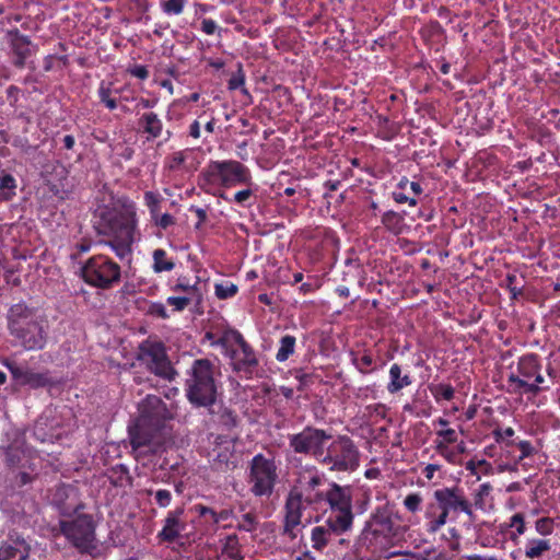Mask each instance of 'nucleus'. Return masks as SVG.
Wrapping results in <instances>:
<instances>
[{"label": "nucleus", "mask_w": 560, "mask_h": 560, "mask_svg": "<svg viewBox=\"0 0 560 560\" xmlns=\"http://www.w3.org/2000/svg\"><path fill=\"white\" fill-rule=\"evenodd\" d=\"M93 226L97 235L105 237L104 243L121 259L131 254L133 243L140 238L137 207L128 197L100 205L94 211Z\"/></svg>", "instance_id": "f257e3e1"}, {"label": "nucleus", "mask_w": 560, "mask_h": 560, "mask_svg": "<svg viewBox=\"0 0 560 560\" xmlns=\"http://www.w3.org/2000/svg\"><path fill=\"white\" fill-rule=\"evenodd\" d=\"M398 540V526L395 525L390 512L386 508H377L365 522L357 545L358 548L390 558L397 555L390 549Z\"/></svg>", "instance_id": "f03ea898"}, {"label": "nucleus", "mask_w": 560, "mask_h": 560, "mask_svg": "<svg viewBox=\"0 0 560 560\" xmlns=\"http://www.w3.org/2000/svg\"><path fill=\"white\" fill-rule=\"evenodd\" d=\"M8 328L11 336L25 350H40L46 345L43 320L33 308L24 303L11 306L8 315Z\"/></svg>", "instance_id": "7ed1b4c3"}, {"label": "nucleus", "mask_w": 560, "mask_h": 560, "mask_svg": "<svg viewBox=\"0 0 560 560\" xmlns=\"http://www.w3.org/2000/svg\"><path fill=\"white\" fill-rule=\"evenodd\" d=\"M220 373L208 359H197L187 371L185 392L189 402L197 407H209L218 395Z\"/></svg>", "instance_id": "20e7f679"}, {"label": "nucleus", "mask_w": 560, "mask_h": 560, "mask_svg": "<svg viewBox=\"0 0 560 560\" xmlns=\"http://www.w3.org/2000/svg\"><path fill=\"white\" fill-rule=\"evenodd\" d=\"M199 186L206 191L208 187L231 188L240 185L256 186L250 170L235 160L210 161L199 175Z\"/></svg>", "instance_id": "39448f33"}, {"label": "nucleus", "mask_w": 560, "mask_h": 560, "mask_svg": "<svg viewBox=\"0 0 560 560\" xmlns=\"http://www.w3.org/2000/svg\"><path fill=\"white\" fill-rule=\"evenodd\" d=\"M165 407L158 396H148L140 407V417L135 428L129 429L130 443L137 458L153 454L158 451V444L152 434L143 427L148 423L158 424L164 417Z\"/></svg>", "instance_id": "423d86ee"}, {"label": "nucleus", "mask_w": 560, "mask_h": 560, "mask_svg": "<svg viewBox=\"0 0 560 560\" xmlns=\"http://www.w3.org/2000/svg\"><path fill=\"white\" fill-rule=\"evenodd\" d=\"M278 467L273 458L255 455L248 465L247 482L249 491L257 498H270L278 483Z\"/></svg>", "instance_id": "0eeeda50"}, {"label": "nucleus", "mask_w": 560, "mask_h": 560, "mask_svg": "<svg viewBox=\"0 0 560 560\" xmlns=\"http://www.w3.org/2000/svg\"><path fill=\"white\" fill-rule=\"evenodd\" d=\"M331 471H353L360 465V456L353 441L341 435L330 442L319 460Z\"/></svg>", "instance_id": "6e6552de"}, {"label": "nucleus", "mask_w": 560, "mask_h": 560, "mask_svg": "<svg viewBox=\"0 0 560 560\" xmlns=\"http://www.w3.org/2000/svg\"><path fill=\"white\" fill-rule=\"evenodd\" d=\"M60 526L67 539L81 552L93 555L97 549L95 524L91 515H78L72 521L61 522Z\"/></svg>", "instance_id": "1a4fd4ad"}, {"label": "nucleus", "mask_w": 560, "mask_h": 560, "mask_svg": "<svg viewBox=\"0 0 560 560\" xmlns=\"http://www.w3.org/2000/svg\"><path fill=\"white\" fill-rule=\"evenodd\" d=\"M138 360L143 362L155 375L165 380H173L176 375L165 347L160 341L144 340L139 346Z\"/></svg>", "instance_id": "9d476101"}, {"label": "nucleus", "mask_w": 560, "mask_h": 560, "mask_svg": "<svg viewBox=\"0 0 560 560\" xmlns=\"http://www.w3.org/2000/svg\"><path fill=\"white\" fill-rule=\"evenodd\" d=\"M330 439L325 430L305 427L301 432L289 435V445L295 453L311 455L319 462Z\"/></svg>", "instance_id": "9b49d317"}, {"label": "nucleus", "mask_w": 560, "mask_h": 560, "mask_svg": "<svg viewBox=\"0 0 560 560\" xmlns=\"http://www.w3.org/2000/svg\"><path fill=\"white\" fill-rule=\"evenodd\" d=\"M325 482V476L315 466L303 467L296 480L293 490L298 491L307 505L318 509L324 503V494L326 491L319 489Z\"/></svg>", "instance_id": "f8f14e48"}, {"label": "nucleus", "mask_w": 560, "mask_h": 560, "mask_svg": "<svg viewBox=\"0 0 560 560\" xmlns=\"http://www.w3.org/2000/svg\"><path fill=\"white\" fill-rule=\"evenodd\" d=\"M434 500L439 503L445 514L453 520L458 513L472 514L471 504L466 498L463 489L458 487H446L433 492Z\"/></svg>", "instance_id": "ddd939ff"}, {"label": "nucleus", "mask_w": 560, "mask_h": 560, "mask_svg": "<svg viewBox=\"0 0 560 560\" xmlns=\"http://www.w3.org/2000/svg\"><path fill=\"white\" fill-rule=\"evenodd\" d=\"M81 272L82 280H120V267L104 255L90 258Z\"/></svg>", "instance_id": "4468645a"}, {"label": "nucleus", "mask_w": 560, "mask_h": 560, "mask_svg": "<svg viewBox=\"0 0 560 560\" xmlns=\"http://www.w3.org/2000/svg\"><path fill=\"white\" fill-rule=\"evenodd\" d=\"M232 338L235 342V348L230 349L232 366L234 371L249 376L258 364L256 355L240 332L233 331Z\"/></svg>", "instance_id": "2eb2a0df"}, {"label": "nucleus", "mask_w": 560, "mask_h": 560, "mask_svg": "<svg viewBox=\"0 0 560 560\" xmlns=\"http://www.w3.org/2000/svg\"><path fill=\"white\" fill-rule=\"evenodd\" d=\"M308 506L296 490H291L284 504L283 533L291 539L296 537V528L301 525L303 511Z\"/></svg>", "instance_id": "dca6fc26"}, {"label": "nucleus", "mask_w": 560, "mask_h": 560, "mask_svg": "<svg viewBox=\"0 0 560 560\" xmlns=\"http://www.w3.org/2000/svg\"><path fill=\"white\" fill-rule=\"evenodd\" d=\"M138 132L148 141H154L164 137L163 142H167L173 138V132L170 129L164 130V122L160 115L155 112H144L137 119Z\"/></svg>", "instance_id": "f3484780"}, {"label": "nucleus", "mask_w": 560, "mask_h": 560, "mask_svg": "<svg viewBox=\"0 0 560 560\" xmlns=\"http://www.w3.org/2000/svg\"><path fill=\"white\" fill-rule=\"evenodd\" d=\"M5 36L12 54V65L18 69H23L26 65V59L32 55L30 37L22 34L16 27L7 31Z\"/></svg>", "instance_id": "a211bd4d"}, {"label": "nucleus", "mask_w": 560, "mask_h": 560, "mask_svg": "<svg viewBox=\"0 0 560 560\" xmlns=\"http://www.w3.org/2000/svg\"><path fill=\"white\" fill-rule=\"evenodd\" d=\"M172 290L184 291L183 295H171L166 299V303L173 307L174 312H182L190 304L198 305L202 300V292L197 283L184 284L177 282Z\"/></svg>", "instance_id": "6ab92c4d"}, {"label": "nucleus", "mask_w": 560, "mask_h": 560, "mask_svg": "<svg viewBox=\"0 0 560 560\" xmlns=\"http://www.w3.org/2000/svg\"><path fill=\"white\" fill-rule=\"evenodd\" d=\"M31 545L22 537H8L0 545V560H30Z\"/></svg>", "instance_id": "aec40b11"}, {"label": "nucleus", "mask_w": 560, "mask_h": 560, "mask_svg": "<svg viewBox=\"0 0 560 560\" xmlns=\"http://www.w3.org/2000/svg\"><path fill=\"white\" fill-rule=\"evenodd\" d=\"M324 502L328 503L330 511L352 510V492L350 487L331 482L329 489L324 494Z\"/></svg>", "instance_id": "412c9836"}, {"label": "nucleus", "mask_w": 560, "mask_h": 560, "mask_svg": "<svg viewBox=\"0 0 560 560\" xmlns=\"http://www.w3.org/2000/svg\"><path fill=\"white\" fill-rule=\"evenodd\" d=\"M212 456L213 465H215L218 469L229 468L230 466L234 468L236 466L234 440L226 436H219Z\"/></svg>", "instance_id": "4be33fe9"}, {"label": "nucleus", "mask_w": 560, "mask_h": 560, "mask_svg": "<svg viewBox=\"0 0 560 560\" xmlns=\"http://www.w3.org/2000/svg\"><path fill=\"white\" fill-rule=\"evenodd\" d=\"M184 508H176L170 511L159 537L164 541H174L186 529V522L183 518Z\"/></svg>", "instance_id": "5701e85b"}, {"label": "nucleus", "mask_w": 560, "mask_h": 560, "mask_svg": "<svg viewBox=\"0 0 560 560\" xmlns=\"http://www.w3.org/2000/svg\"><path fill=\"white\" fill-rule=\"evenodd\" d=\"M534 382H528L523 378L508 376L509 390L513 394H529L536 396L541 390H546L549 387H544L541 384L545 382L544 376L540 373V370L537 371V374L533 377Z\"/></svg>", "instance_id": "b1692460"}, {"label": "nucleus", "mask_w": 560, "mask_h": 560, "mask_svg": "<svg viewBox=\"0 0 560 560\" xmlns=\"http://www.w3.org/2000/svg\"><path fill=\"white\" fill-rule=\"evenodd\" d=\"M97 96L100 103L103 104L107 109L114 110L118 108V103L129 102L135 100L133 96L120 94V90L113 89L112 82L102 81L97 89Z\"/></svg>", "instance_id": "393cba45"}, {"label": "nucleus", "mask_w": 560, "mask_h": 560, "mask_svg": "<svg viewBox=\"0 0 560 560\" xmlns=\"http://www.w3.org/2000/svg\"><path fill=\"white\" fill-rule=\"evenodd\" d=\"M354 514L352 510L330 511L325 524L338 536L352 529Z\"/></svg>", "instance_id": "a878e982"}, {"label": "nucleus", "mask_w": 560, "mask_h": 560, "mask_svg": "<svg viewBox=\"0 0 560 560\" xmlns=\"http://www.w3.org/2000/svg\"><path fill=\"white\" fill-rule=\"evenodd\" d=\"M354 514L352 510L330 511L325 524L338 536L352 529Z\"/></svg>", "instance_id": "bb28decb"}, {"label": "nucleus", "mask_w": 560, "mask_h": 560, "mask_svg": "<svg viewBox=\"0 0 560 560\" xmlns=\"http://www.w3.org/2000/svg\"><path fill=\"white\" fill-rule=\"evenodd\" d=\"M424 520L425 530L429 534H435L447 523L448 516L440 509L439 503L434 500V502L425 505Z\"/></svg>", "instance_id": "cd10ccee"}, {"label": "nucleus", "mask_w": 560, "mask_h": 560, "mask_svg": "<svg viewBox=\"0 0 560 560\" xmlns=\"http://www.w3.org/2000/svg\"><path fill=\"white\" fill-rule=\"evenodd\" d=\"M540 363L536 354H526L518 359L516 368L512 371L509 376L523 378L529 382L537 371L540 370Z\"/></svg>", "instance_id": "c85d7f7f"}, {"label": "nucleus", "mask_w": 560, "mask_h": 560, "mask_svg": "<svg viewBox=\"0 0 560 560\" xmlns=\"http://www.w3.org/2000/svg\"><path fill=\"white\" fill-rule=\"evenodd\" d=\"M351 362L360 373L369 374L377 366L378 358L371 350H358L350 352Z\"/></svg>", "instance_id": "c756f323"}, {"label": "nucleus", "mask_w": 560, "mask_h": 560, "mask_svg": "<svg viewBox=\"0 0 560 560\" xmlns=\"http://www.w3.org/2000/svg\"><path fill=\"white\" fill-rule=\"evenodd\" d=\"M339 537L325 523L316 525L311 529L312 548L323 551L335 538Z\"/></svg>", "instance_id": "7c9ffc66"}, {"label": "nucleus", "mask_w": 560, "mask_h": 560, "mask_svg": "<svg viewBox=\"0 0 560 560\" xmlns=\"http://www.w3.org/2000/svg\"><path fill=\"white\" fill-rule=\"evenodd\" d=\"M388 375L389 382L387 384V390L390 394H396L412 384L411 376L408 373L402 374L401 368L397 363L390 365Z\"/></svg>", "instance_id": "2f4dec72"}, {"label": "nucleus", "mask_w": 560, "mask_h": 560, "mask_svg": "<svg viewBox=\"0 0 560 560\" xmlns=\"http://www.w3.org/2000/svg\"><path fill=\"white\" fill-rule=\"evenodd\" d=\"M381 223L395 236L402 234L407 229L404 214L394 210L385 211L381 217Z\"/></svg>", "instance_id": "473e14b6"}, {"label": "nucleus", "mask_w": 560, "mask_h": 560, "mask_svg": "<svg viewBox=\"0 0 560 560\" xmlns=\"http://www.w3.org/2000/svg\"><path fill=\"white\" fill-rule=\"evenodd\" d=\"M551 549L549 539L529 538L525 544L524 553L528 559H537Z\"/></svg>", "instance_id": "72a5a7b5"}, {"label": "nucleus", "mask_w": 560, "mask_h": 560, "mask_svg": "<svg viewBox=\"0 0 560 560\" xmlns=\"http://www.w3.org/2000/svg\"><path fill=\"white\" fill-rule=\"evenodd\" d=\"M16 179L8 173L0 174V202L10 201L15 195Z\"/></svg>", "instance_id": "f704fd0d"}, {"label": "nucleus", "mask_w": 560, "mask_h": 560, "mask_svg": "<svg viewBox=\"0 0 560 560\" xmlns=\"http://www.w3.org/2000/svg\"><path fill=\"white\" fill-rule=\"evenodd\" d=\"M501 528H513L514 532L511 535V539L516 540L526 532L524 515L522 513H515L509 518V522L501 525Z\"/></svg>", "instance_id": "c9c22d12"}, {"label": "nucleus", "mask_w": 560, "mask_h": 560, "mask_svg": "<svg viewBox=\"0 0 560 560\" xmlns=\"http://www.w3.org/2000/svg\"><path fill=\"white\" fill-rule=\"evenodd\" d=\"M174 267V261L167 257L164 249L158 248L153 252V270L155 272L171 271Z\"/></svg>", "instance_id": "e433bc0d"}, {"label": "nucleus", "mask_w": 560, "mask_h": 560, "mask_svg": "<svg viewBox=\"0 0 560 560\" xmlns=\"http://www.w3.org/2000/svg\"><path fill=\"white\" fill-rule=\"evenodd\" d=\"M144 205L147 206L151 221L161 214V203L163 197L159 192L145 191L143 195Z\"/></svg>", "instance_id": "4c0bfd02"}, {"label": "nucleus", "mask_w": 560, "mask_h": 560, "mask_svg": "<svg viewBox=\"0 0 560 560\" xmlns=\"http://www.w3.org/2000/svg\"><path fill=\"white\" fill-rule=\"evenodd\" d=\"M295 348V337L285 335L280 339L279 349L276 354V359L279 362H284L293 354Z\"/></svg>", "instance_id": "58836bf2"}, {"label": "nucleus", "mask_w": 560, "mask_h": 560, "mask_svg": "<svg viewBox=\"0 0 560 560\" xmlns=\"http://www.w3.org/2000/svg\"><path fill=\"white\" fill-rule=\"evenodd\" d=\"M223 555L226 556L231 560H243L244 557L241 553V550L238 548V540L235 535L229 536L225 539L223 550Z\"/></svg>", "instance_id": "ea45409f"}, {"label": "nucleus", "mask_w": 560, "mask_h": 560, "mask_svg": "<svg viewBox=\"0 0 560 560\" xmlns=\"http://www.w3.org/2000/svg\"><path fill=\"white\" fill-rule=\"evenodd\" d=\"M194 509L199 514V516L205 517L206 521H209L212 524H218L219 522L228 517L226 512L222 511L220 513H217L214 510L201 504L195 505Z\"/></svg>", "instance_id": "a19ab883"}, {"label": "nucleus", "mask_w": 560, "mask_h": 560, "mask_svg": "<svg viewBox=\"0 0 560 560\" xmlns=\"http://www.w3.org/2000/svg\"><path fill=\"white\" fill-rule=\"evenodd\" d=\"M22 384L33 388H39L47 386L49 384V378L46 374L35 373L28 370Z\"/></svg>", "instance_id": "79ce46f5"}, {"label": "nucleus", "mask_w": 560, "mask_h": 560, "mask_svg": "<svg viewBox=\"0 0 560 560\" xmlns=\"http://www.w3.org/2000/svg\"><path fill=\"white\" fill-rule=\"evenodd\" d=\"M187 0H163L161 9L167 15H180L184 12Z\"/></svg>", "instance_id": "37998d69"}, {"label": "nucleus", "mask_w": 560, "mask_h": 560, "mask_svg": "<svg viewBox=\"0 0 560 560\" xmlns=\"http://www.w3.org/2000/svg\"><path fill=\"white\" fill-rule=\"evenodd\" d=\"M236 68V71L232 73L230 80L228 81V89L230 91H235L245 85L246 75L243 69V65L237 62Z\"/></svg>", "instance_id": "c03bdc74"}, {"label": "nucleus", "mask_w": 560, "mask_h": 560, "mask_svg": "<svg viewBox=\"0 0 560 560\" xmlns=\"http://www.w3.org/2000/svg\"><path fill=\"white\" fill-rule=\"evenodd\" d=\"M186 162V154L184 151H177V152H174L173 154L168 155L166 159H165V166L170 170V171H179L183 168L184 164Z\"/></svg>", "instance_id": "a18cd8bd"}, {"label": "nucleus", "mask_w": 560, "mask_h": 560, "mask_svg": "<svg viewBox=\"0 0 560 560\" xmlns=\"http://www.w3.org/2000/svg\"><path fill=\"white\" fill-rule=\"evenodd\" d=\"M431 392L436 400H452L455 394L453 386L450 384H438L433 388H431Z\"/></svg>", "instance_id": "49530a36"}, {"label": "nucleus", "mask_w": 560, "mask_h": 560, "mask_svg": "<svg viewBox=\"0 0 560 560\" xmlns=\"http://www.w3.org/2000/svg\"><path fill=\"white\" fill-rule=\"evenodd\" d=\"M422 501L423 500L420 493H409L404 499L402 504L407 511L417 513L421 510Z\"/></svg>", "instance_id": "de8ad7c7"}, {"label": "nucleus", "mask_w": 560, "mask_h": 560, "mask_svg": "<svg viewBox=\"0 0 560 560\" xmlns=\"http://www.w3.org/2000/svg\"><path fill=\"white\" fill-rule=\"evenodd\" d=\"M535 529L541 536H549L555 530V522L550 517L538 518L535 523Z\"/></svg>", "instance_id": "09e8293b"}, {"label": "nucleus", "mask_w": 560, "mask_h": 560, "mask_svg": "<svg viewBox=\"0 0 560 560\" xmlns=\"http://www.w3.org/2000/svg\"><path fill=\"white\" fill-rule=\"evenodd\" d=\"M237 292V287L233 282H218L215 284V294L219 299H228L233 296Z\"/></svg>", "instance_id": "8fccbe9b"}, {"label": "nucleus", "mask_w": 560, "mask_h": 560, "mask_svg": "<svg viewBox=\"0 0 560 560\" xmlns=\"http://www.w3.org/2000/svg\"><path fill=\"white\" fill-rule=\"evenodd\" d=\"M254 196V189L252 186H247L246 189L238 190L234 194L233 201L241 206H249V199Z\"/></svg>", "instance_id": "3c124183"}, {"label": "nucleus", "mask_w": 560, "mask_h": 560, "mask_svg": "<svg viewBox=\"0 0 560 560\" xmlns=\"http://www.w3.org/2000/svg\"><path fill=\"white\" fill-rule=\"evenodd\" d=\"M435 435L448 444H455L458 440V435L454 429H436Z\"/></svg>", "instance_id": "603ef678"}, {"label": "nucleus", "mask_w": 560, "mask_h": 560, "mask_svg": "<svg viewBox=\"0 0 560 560\" xmlns=\"http://www.w3.org/2000/svg\"><path fill=\"white\" fill-rule=\"evenodd\" d=\"M220 421L225 427L232 428L237 423V416L233 410L223 408L220 413Z\"/></svg>", "instance_id": "864d4df0"}, {"label": "nucleus", "mask_w": 560, "mask_h": 560, "mask_svg": "<svg viewBox=\"0 0 560 560\" xmlns=\"http://www.w3.org/2000/svg\"><path fill=\"white\" fill-rule=\"evenodd\" d=\"M148 314L159 317V318H168L170 314L167 313V310L164 304L155 302L151 303L148 307Z\"/></svg>", "instance_id": "5fc2aeb1"}, {"label": "nucleus", "mask_w": 560, "mask_h": 560, "mask_svg": "<svg viewBox=\"0 0 560 560\" xmlns=\"http://www.w3.org/2000/svg\"><path fill=\"white\" fill-rule=\"evenodd\" d=\"M152 222L160 229L166 230L167 228L174 225L176 223L175 218L170 213H161L152 220Z\"/></svg>", "instance_id": "6e6d98bb"}, {"label": "nucleus", "mask_w": 560, "mask_h": 560, "mask_svg": "<svg viewBox=\"0 0 560 560\" xmlns=\"http://www.w3.org/2000/svg\"><path fill=\"white\" fill-rule=\"evenodd\" d=\"M392 197H393L394 201L397 203H408L410 207H416L418 203V201L415 197L408 196L402 190H394L392 192Z\"/></svg>", "instance_id": "4d7b16f0"}, {"label": "nucleus", "mask_w": 560, "mask_h": 560, "mask_svg": "<svg viewBox=\"0 0 560 560\" xmlns=\"http://www.w3.org/2000/svg\"><path fill=\"white\" fill-rule=\"evenodd\" d=\"M172 494L166 489H159L155 492V502L160 508H167L171 504Z\"/></svg>", "instance_id": "13d9d810"}, {"label": "nucleus", "mask_w": 560, "mask_h": 560, "mask_svg": "<svg viewBox=\"0 0 560 560\" xmlns=\"http://www.w3.org/2000/svg\"><path fill=\"white\" fill-rule=\"evenodd\" d=\"M127 72L130 75H132L137 79H140L142 81L147 80L150 74L147 66H143V65H135V66L128 68Z\"/></svg>", "instance_id": "bf43d9fd"}, {"label": "nucleus", "mask_w": 560, "mask_h": 560, "mask_svg": "<svg viewBox=\"0 0 560 560\" xmlns=\"http://www.w3.org/2000/svg\"><path fill=\"white\" fill-rule=\"evenodd\" d=\"M200 30L207 35H213L217 31H219V33L222 31L212 19H203Z\"/></svg>", "instance_id": "052dcab7"}, {"label": "nucleus", "mask_w": 560, "mask_h": 560, "mask_svg": "<svg viewBox=\"0 0 560 560\" xmlns=\"http://www.w3.org/2000/svg\"><path fill=\"white\" fill-rule=\"evenodd\" d=\"M189 211L195 213L198 219V222L196 223L195 228L200 229L202 226V224L207 221V218H208L207 210L203 208L191 206L189 208Z\"/></svg>", "instance_id": "680f3d73"}, {"label": "nucleus", "mask_w": 560, "mask_h": 560, "mask_svg": "<svg viewBox=\"0 0 560 560\" xmlns=\"http://www.w3.org/2000/svg\"><path fill=\"white\" fill-rule=\"evenodd\" d=\"M7 366L10 370L12 376L22 384L25 375L28 372V369L20 368L15 364H8Z\"/></svg>", "instance_id": "e2e57ef3"}, {"label": "nucleus", "mask_w": 560, "mask_h": 560, "mask_svg": "<svg viewBox=\"0 0 560 560\" xmlns=\"http://www.w3.org/2000/svg\"><path fill=\"white\" fill-rule=\"evenodd\" d=\"M517 446L521 451V455L518 456V462L523 460L524 458L529 457L534 452V447L530 444V442H528V441H521Z\"/></svg>", "instance_id": "0e129e2a"}, {"label": "nucleus", "mask_w": 560, "mask_h": 560, "mask_svg": "<svg viewBox=\"0 0 560 560\" xmlns=\"http://www.w3.org/2000/svg\"><path fill=\"white\" fill-rule=\"evenodd\" d=\"M73 492V489L70 486L61 485L56 489V497L59 499H55L58 504L61 503L63 498H68L69 494Z\"/></svg>", "instance_id": "69168bd1"}, {"label": "nucleus", "mask_w": 560, "mask_h": 560, "mask_svg": "<svg viewBox=\"0 0 560 560\" xmlns=\"http://www.w3.org/2000/svg\"><path fill=\"white\" fill-rule=\"evenodd\" d=\"M441 469V466L438 464H428L423 470L422 475L428 479L432 480L435 477V472Z\"/></svg>", "instance_id": "338daca9"}, {"label": "nucleus", "mask_w": 560, "mask_h": 560, "mask_svg": "<svg viewBox=\"0 0 560 560\" xmlns=\"http://www.w3.org/2000/svg\"><path fill=\"white\" fill-rule=\"evenodd\" d=\"M247 147H248V142L246 140L240 142L236 144V155L242 160V161H247L248 160V152H247Z\"/></svg>", "instance_id": "774afa93"}]
</instances>
